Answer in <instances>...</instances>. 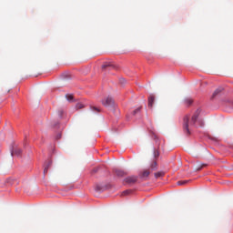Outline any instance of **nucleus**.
<instances>
[{"label":"nucleus","instance_id":"nucleus-1","mask_svg":"<svg viewBox=\"0 0 233 233\" xmlns=\"http://www.w3.org/2000/svg\"><path fill=\"white\" fill-rule=\"evenodd\" d=\"M199 114H201V109H197L191 119L189 116L184 117L183 130L187 136H190L192 128L196 127V123H198L199 127H204L205 122L203 119L199 118Z\"/></svg>","mask_w":233,"mask_h":233},{"label":"nucleus","instance_id":"nucleus-2","mask_svg":"<svg viewBox=\"0 0 233 233\" xmlns=\"http://www.w3.org/2000/svg\"><path fill=\"white\" fill-rule=\"evenodd\" d=\"M102 105L104 106H114V98H112V96H107L102 100Z\"/></svg>","mask_w":233,"mask_h":233},{"label":"nucleus","instance_id":"nucleus-3","mask_svg":"<svg viewBox=\"0 0 233 233\" xmlns=\"http://www.w3.org/2000/svg\"><path fill=\"white\" fill-rule=\"evenodd\" d=\"M137 182V177L136 176L127 177L124 179V183H127V185H134Z\"/></svg>","mask_w":233,"mask_h":233},{"label":"nucleus","instance_id":"nucleus-4","mask_svg":"<svg viewBox=\"0 0 233 233\" xmlns=\"http://www.w3.org/2000/svg\"><path fill=\"white\" fill-rule=\"evenodd\" d=\"M114 68H116V65L112 62H106L102 65V70H114Z\"/></svg>","mask_w":233,"mask_h":233},{"label":"nucleus","instance_id":"nucleus-5","mask_svg":"<svg viewBox=\"0 0 233 233\" xmlns=\"http://www.w3.org/2000/svg\"><path fill=\"white\" fill-rule=\"evenodd\" d=\"M155 101H156V96L154 95H150L148 97V107L149 108H153Z\"/></svg>","mask_w":233,"mask_h":233},{"label":"nucleus","instance_id":"nucleus-6","mask_svg":"<svg viewBox=\"0 0 233 233\" xmlns=\"http://www.w3.org/2000/svg\"><path fill=\"white\" fill-rule=\"evenodd\" d=\"M115 174L118 177H123L124 176H127V172L121 170V169H115Z\"/></svg>","mask_w":233,"mask_h":233},{"label":"nucleus","instance_id":"nucleus-7","mask_svg":"<svg viewBox=\"0 0 233 233\" xmlns=\"http://www.w3.org/2000/svg\"><path fill=\"white\" fill-rule=\"evenodd\" d=\"M221 92H223V88H218L214 91L213 95H212V99H214V97H216L217 96H219V94H221Z\"/></svg>","mask_w":233,"mask_h":233},{"label":"nucleus","instance_id":"nucleus-8","mask_svg":"<svg viewBox=\"0 0 233 233\" xmlns=\"http://www.w3.org/2000/svg\"><path fill=\"white\" fill-rule=\"evenodd\" d=\"M150 176V170L149 169H145L141 174L140 177H148Z\"/></svg>","mask_w":233,"mask_h":233},{"label":"nucleus","instance_id":"nucleus-9","mask_svg":"<svg viewBox=\"0 0 233 233\" xmlns=\"http://www.w3.org/2000/svg\"><path fill=\"white\" fill-rule=\"evenodd\" d=\"M62 79H71L72 76L68 72H65L61 75Z\"/></svg>","mask_w":233,"mask_h":233},{"label":"nucleus","instance_id":"nucleus-10","mask_svg":"<svg viewBox=\"0 0 233 233\" xmlns=\"http://www.w3.org/2000/svg\"><path fill=\"white\" fill-rule=\"evenodd\" d=\"M12 156H21V154H22V151H21V149H19V148H15L13 151H12Z\"/></svg>","mask_w":233,"mask_h":233},{"label":"nucleus","instance_id":"nucleus-11","mask_svg":"<svg viewBox=\"0 0 233 233\" xmlns=\"http://www.w3.org/2000/svg\"><path fill=\"white\" fill-rule=\"evenodd\" d=\"M91 110L95 114H99V112H101V109L99 107H96V106H91Z\"/></svg>","mask_w":233,"mask_h":233},{"label":"nucleus","instance_id":"nucleus-12","mask_svg":"<svg viewBox=\"0 0 233 233\" xmlns=\"http://www.w3.org/2000/svg\"><path fill=\"white\" fill-rule=\"evenodd\" d=\"M192 103H194V100H192V98H186L185 99V104L188 106L192 105Z\"/></svg>","mask_w":233,"mask_h":233},{"label":"nucleus","instance_id":"nucleus-13","mask_svg":"<svg viewBox=\"0 0 233 233\" xmlns=\"http://www.w3.org/2000/svg\"><path fill=\"white\" fill-rule=\"evenodd\" d=\"M156 168H157V162L154 161V162L150 165V169H151V170H156Z\"/></svg>","mask_w":233,"mask_h":233},{"label":"nucleus","instance_id":"nucleus-14","mask_svg":"<svg viewBox=\"0 0 233 233\" xmlns=\"http://www.w3.org/2000/svg\"><path fill=\"white\" fill-rule=\"evenodd\" d=\"M163 176H165V173L160 171V172H157L155 173V177H163Z\"/></svg>","mask_w":233,"mask_h":233},{"label":"nucleus","instance_id":"nucleus-15","mask_svg":"<svg viewBox=\"0 0 233 233\" xmlns=\"http://www.w3.org/2000/svg\"><path fill=\"white\" fill-rule=\"evenodd\" d=\"M50 165H52V162H48V164L44 168V174H46L48 172V168L50 167Z\"/></svg>","mask_w":233,"mask_h":233},{"label":"nucleus","instance_id":"nucleus-16","mask_svg":"<svg viewBox=\"0 0 233 233\" xmlns=\"http://www.w3.org/2000/svg\"><path fill=\"white\" fill-rule=\"evenodd\" d=\"M187 183H188V180H181L177 182V185L182 186V185H187Z\"/></svg>","mask_w":233,"mask_h":233},{"label":"nucleus","instance_id":"nucleus-17","mask_svg":"<svg viewBox=\"0 0 233 233\" xmlns=\"http://www.w3.org/2000/svg\"><path fill=\"white\" fill-rule=\"evenodd\" d=\"M154 157H155V159H157L158 157H159V151H157V150H154Z\"/></svg>","mask_w":233,"mask_h":233},{"label":"nucleus","instance_id":"nucleus-18","mask_svg":"<svg viewBox=\"0 0 233 233\" xmlns=\"http://www.w3.org/2000/svg\"><path fill=\"white\" fill-rule=\"evenodd\" d=\"M66 97L67 101H72L74 99V96H72V95H66Z\"/></svg>","mask_w":233,"mask_h":233},{"label":"nucleus","instance_id":"nucleus-19","mask_svg":"<svg viewBox=\"0 0 233 233\" xmlns=\"http://www.w3.org/2000/svg\"><path fill=\"white\" fill-rule=\"evenodd\" d=\"M76 108H78V109L85 108V106L81 103H78V104H76Z\"/></svg>","mask_w":233,"mask_h":233},{"label":"nucleus","instance_id":"nucleus-20","mask_svg":"<svg viewBox=\"0 0 233 233\" xmlns=\"http://www.w3.org/2000/svg\"><path fill=\"white\" fill-rule=\"evenodd\" d=\"M140 111H141V107H138V108L135 109L133 111V116H136L137 114V112H140Z\"/></svg>","mask_w":233,"mask_h":233},{"label":"nucleus","instance_id":"nucleus-21","mask_svg":"<svg viewBox=\"0 0 233 233\" xmlns=\"http://www.w3.org/2000/svg\"><path fill=\"white\" fill-rule=\"evenodd\" d=\"M127 194H130V191L128 190H126L122 193L123 196H127Z\"/></svg>","mask_w":233,"mask_h":233},{"label":"nucleus","instance_id":"nucleus-22","mask_svg":"<svg viewBox=\"0 0 233 233\" xmlns=\"http://www.w3.org/2000/svg\"><path fill=\"white\" fill-rule=\"evenodd\" d=\"M120 83H122V84H123V83H127V80H125V78H121V79H120Z\"/></svg>","mask_w":233,"mask_h":233},{"label":"nucleus","instance_id":"nucleus-23","mask_svg":"<svg viewBox=\"0 0 233 233\" xmlns=\"http://www.w3.org/2000/svg\"><path fill=\"white\" fill-rule=\"evenodd\" d=\"M202 167H205V165H202V166H200V167H197V171L201 170Z\"/></svg>","mask_w":233,"mask_h":233},{"label":"nucleus","instance_id":"nucleus-24","mask_svg":"<svg viewBox=\"0 0 233 233\" xmlns=\"http://www.w3.org/2000/svg\"><path fill=\"white\" fill-rule=\"evenodd\" d=\"M62 114H63V111L60 112V116H62Z\"/></svg>","mask_w":233,"mask_h":233}]
</instances>
